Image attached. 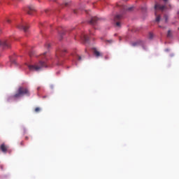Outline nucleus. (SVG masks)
I'll return each mask as SVG.
<instances>
[{
    "label": "nucleus",
    "mask_w": 179,
    "mask_h": 179,
    "mask_svg": "<svg viewBox=\"0 0 179 179\" xmlns=\"http://www.w3.org/2000/svg\"><path fill=\"white\" fill-rule=\"evenodd\" d=\"M41 61L38 62L37 64L34 65H28V68L29 71H36L38 72V71H41L43 68H47V63L45 61L48 59V55H47V52H44L41 56Z\"/></svg>",
    "instance_id": "f257e3e1"
},
{
    "label": "nucleus",
    "mask_w": 179,
    "mask_h": 179,
    "mask_svg": "<svg viewBox=\"0 0 179 179\" xmlns=\"http://www.w3.org/2000/svg\"><path fill=\"white\" fill-rule=\"evenodd\" d=\"M22 96L29 97L30 96V90L27 87H20L17 92L11 96V99H20V97H22Z\"/></svg>",
    "instance_id": "f03ea898"
},
{
    "label": "nucleus",
    "mask_w": 179,
    "mask_h": 179,
    "mask_svg": "<svg viewBox=\"0 0 179 179\" xmlns=\"http://www.w3.org/2000/svg\"><path fill=\"white\" fill-rule=\"evenodd\" d=\"M156 22H160V15H157V10H164L166 9V6L159 3H156L155 6Z\"/></svg>",
    "instance_id": "7ed1b4c3"
},
{
    "label": "nucleus",
    "mask_w": 179,
    "mask_h": 179,
    "mask_svg": "<svg viewBox=\"0 0 179 179\" xmlns=\"http://www.w3.org/2000/svg\"><path fill=\"white\" fill-rule=\"evenodd\" d=\"M16 27L19 30H23L24 33H27V30H29V25L26 23L18 24Z\"/></svg>",
    "instance_id": "20e7f679"
},
{
    "label": "nucleus",
    "mask_w": 179,
    "mask_h": 179,
    "mask_svg": "<svg viewBox=\"0 0 179 179\" xmlns=\"http://www.w3.org/2000/svg\"><path fill=\"white\" fill-rule=\"evenodd\" d=\"M0 47H2V48H10V41H0Z\"/></svg>",
    "instance_id": "39448f33"
},
{
    "label": "nucleus",
    "mask_w": 179,
    "mask_h": 179,
    "mask_svg": "<svg viewBox=\"0 0 179 179\" xmlns=\"http://www.w3.org/2000/svg\"><path fill=\"white\" fill-rule=\"evenodd\" d=\"M122 19V15H117L114 17V22H116L115 24L117 27H121V23L118 22V20H121Z\"/></svg>",
    "instance_id": "423d86ee"
},
{
    "label": "nucleus",
    "mask_w": 179,
    "mask_h": 179,
    "mask_svg": "<svg viewBox=\"0 0 179 179\" xmlns=\"http://www.w3.org/2000/svg\"><path fill=\"white\" fill-rule=\"evenodd\" d=\"M65 54H66V50L63 49V50H59L56 52V57L58 58H62L63 57L65 56Z\"/></svg>",
    "instance_id": "0eeeda50"
},
{
    "label": "nucleus",
    "mask_w": 179,
    "mask_h": 179,
    "mask_svg": "<svg viewBox=\"0 0 179 179\" xmlns=\"http://www.w3.org/2000/svg\"><path fill=\"white\" fill-rule=\"evenodd\" d=\"M97 20H99V18H97L96 17H92L91 18L90 21L89 22V23H90V24L94 26V24H96V23H97Z\"/></svg>",
    "instance_id": "6e6552de"
},
{
    "label": "nucleus",
    "mask_w": 179,
    "mask_h": 179,
    "mask_svg": "<svg viewBox=\"0 0 179 179\" xmlns=\"http://www.w3.org/2000/svg\"><path fill=\"white\" fill-rule=\"evenodd\" d=\"M8 146L3 143L0 145V149L3 153H6V152H8Z\"/></svg>",
    "instance_id": "1a4fd4ad"
},
{
    "label": "nucleus",
    "mask_w": 179,
    "mask_h": 179,
    "mask_svg": "<svg viewBox=\"0 0 179 179\" xmlns=\"http://www.w3.org/2000/svg\"><path fill=\"white\" fill-rule=\"evenodd\" d=\"M34 7H33V6H30L28 7V8L27 9V12L28 13V15H33V12H34Z\"/></svg>",
    "instance_id": "9d476101"
},
{
    "label": "nucleus",
    "mask_w": 179,
    "mask_h": 179,
    "mask_svg": "<svg viewBox=\"0 0 179 179\" xmlns=\"http://www.w3.org/2000/svg\"><path fill=\"white\" fill-rule=\"evenodd\" d=\"M80 38H81V40H83V41H85V43L89 41V36H87V35L83 34L80 36Z\"/></svg>",
    "instance_id": "9b49d317"
},
{
    "label": "nucleus",
    "mask_w": 179,
    "mask_h": 179,
    "mask_svg": "<svg viewBox=\"0 0 179 179\" xmlns=\"http://www.w3.org/2000/svg\"><path fill=\"white\" fill-rule=\"evenodd\" d=\"M141 44H142V41H138L136 42L132 43L131 45L133 47H136L137 45H141Z\"/></svg>",
    "instance_id": "f8f14e48"
},
{
    "label": "nucleus",
    "mask_w": 179,
    "mask_h": 179,
    "mask_svg": "<svg viewBox=\"0 0 179 179\" xmlns=\"http://www.w3.org/2000/svg\"><path fill=\"white\" fill-rule=\"evenodd\" d=\"M94 54L95 57H96V58H99V57H103V55L97 50H94Z\"/></svg>",
    "instance_id": "ddd939ff"
},
{
    "label": "nucleus",
    "mask_w": 179,
    "mask_h": 179,
    "mask_svg": "<svg viewBox=\"0 0 179 179\" xmlns=\"http://www.w3.org/2000/svg\"><path fill=\"white\" fill-rule=\"evenodd\" d=\"M74 57L76 58L78 61H82V57H80L79 55H76Z\"/></svg>",
    "instance_id": "4468645a"
},
{
    "label": "nucleus",
    "mask_w": 179,
    "mask_h": 179,
    "mask_svg": "<svg viewBox=\"0 0 179 179\" xmlns=\"http://www.w3.org/2000/svg\"><path fill=\"white\" fill-rule=\"evenodd\" d=\"M124 9L125 10H129V12H131V10H132V9H134V7H133V6L129 7V8L124 7Z\"/></svg>",
    "instance_id": "2eb2a0df"
},
{
    "label": "nucleus",
    "mask_w": 179,
    "mask_h": 179,
    "mask_svg": "<svg viewBox=\"0 0 179 179\" xmlns=\"http://www.w3.org/2000/svg\"><path fill=\"white\" fill-rule=\"evenodd\" d=\"M167 37H168L169 38H170L171 37H172L171 31H170V30L168 31Z\"/></svg>",
    "instance_id": "dca6fc26"
},
{
    "label": "nucleus",
    "mask_w": 179,
    "mask_h": 179,
    "mask_svg": "<svg viewBox=\"0 0 179 179\" xmlns=\"http://www.w3.org/2000/svg\"><path fill=\"white\" fill-rule=\"evenodd\" d=\"M34 111L35 113H40V111H41V108L37 107L35 108Z\"/></svg>",
    "instance_id": "f3484780"
},
{
    "label": "nucleus",
    "mask_w": 179,
    "mask_h": 179,
    "mask_svg": "<svg viewBox=\"0 0 179 179\" xmlns=\"http://www.w3.org/2000/svg\"><path fill=\"white\" fill-rule=\"evenodd\" d=\"M148 37H149L150 40H152V38H153V34L152 32H150Z\"/></svg>",
    "instance_id": "a211bd4d"
},
{
    "label": "nucleus",
    "mask_w": 179,
    "mask_h": 179,
    "mask_svg": "<svg viewBox=\"0 0 179 179\" xmlns=\"http://www.w3.org/2000/svg\"><path fill=\"white\" fill-rule=\"evenodd\" d=\"M11 64L12 65H17V62H16V60H11Z\"/></svg>",
    "instance_id": "6ab92c4d"
},
{
    "label": "nucleus",
    "mask_w": 179,
    "mask_h": 179,
    "mask_svg": "<svg viewBox=\"0 0 179 179\" xmlns=\"http://www.w3.org/2000/svg\"><path fill=\"white\" fill-rule=\"evenodd\" d=\"M106 42V44H108V43L111 44L113 41V40H108Z\"/></svg>",
    "instance_id": "aec40b11"
},
{
    "label": "nucleus",
    "mask_w": 179,
    "mask_h": 179,
    "mask_svg": "<svg viewBox=\"0 0 179 179\" xmlns=\"http://www.w3.org/2000/svg\"><path fill=\"white\" fill-rule=\"evenodd\" d=\"M164 19H165V22H167L169 17H167V15H164Z\"/></svg>",
    "instance_id": "412c9836"
},
{
    "label": "nucleus",
    "mask_w": 179,
    "mask_h": 179,
    "mask_svg": "<svg viewBox=\"0 0 179 179\" xmlns=\"http://www.w3.org/2000/svg\"><path fill=\"white\" fill-rule=\"evenodd\" d=\"M45 47H46V48H50V43H47V44L45 45Z\"/></svg>",
    "instance_id": "4be33fe9"
},
{
    "label": "nucleus",
    "mask_w": 179,
    "mask_h": 179,
    "mask_svg": "<svg viewBox=\"0 0 179 179\" xmlns=\"http://www.w3.org/2000/svg\"><path fill=\"white\" fill-rule=\"evenodd\" d=\"M69 3H64V6H69Z\"/></svg>",
    "instance_id": "5701e85b"
},
{
    "label": "nucleus",
    "mask_w": 179,
    "mask_h": 179,
    "mask_svg": "<svg viewBox=\"0 0 179 179\" xmlns=\"http://www.w3.org/2000/svg\"><path fill=\"white\" fill-rule=\"evenodd\" d=\"M20 145H21V146H23V145H24L23 141H22V142L20 143Z\"/></svg>",
    "instance_id": "b1692460"
},
{
    "label": "nucleus",
    "mask_w": 179,
    "mask_h": 179,
    "mask_svg": "<svg viewBox=\"0 0 179 179\" xmlns=\"http://www.w3.org/2000/svg\"><path fill=\"white\" fill-rule=\"evenodd\" d=\"M8 23H10V20H7Z\"/></svg>",
    "instance_id": "393cba45"
},
{
    "label": "nucleus",
    "mask_w": 179,
    "mask_h": 179,
    "mask_svg": "<svg viewBox=\"0 0 179 179\" xmlns=\"http://www.w3.org/2000/svg\"><path fill=\"white\" fill-rule=\"evenodd\" d=\"M25 139L27 141L29 139V137L28 136H26L25 137Z\"/></svg>",
    "instance_id": "a878e982"
},
{
    "label": "nucleus",
    "mask_w": 179,
    "mask_h": 179,
    "mask_svg": "<svg viewBox=\"0 0 179 179\" xmlns=\"http://www.w3.org/2000/svg\"><path fill=\"white\" fill-rule=\"evenodd\" d=\"M41 87H37V90H40Z\"/></svg>",
    "instance_id": "bb28decb"
},
{
    "label": "nucleus",
    "mask_w": 179,
    "mask_h": 179,
    "mask_svg": "<svg viewBox=\"0 0 179 179\" xmlns=\"http://www.w3.org/2000/svg\"><path fill=\"white\" fill-rule=\"evenodd\" d=\"M33 55L31 53H29V57H31Z\"/></svg>",
    "instance_id": "cd10ccee"
},
{
    "label": "nucleus",
    "mask_w": 179,
    "mask_h": 179,
    "mask_svg": "<svg viewBox=\"0 0 179 179\" xmlns=\"http://www.w3.org/2000/svg\"><path fill=\"white\" fill-rule=\"evenodd\" d=\"M164 2H167V0H164Z\"/></svg>",
    "instance_id": "c85d7f7f"
},
{
    "label": "nucleus",
    "mask_w": 179,
    "mask_h": 179,
    "mask_svg": "<svg viewBox=\"0 0 179 179\" xmlns=\"http://www.w3.org/2000/svg\"><path fill=\"white\" fill-rule=\"evenodd\" d=\"M74 13H76V10H74Z\"/></svg>",
    "instance_id": "c756f323"
},
{
    "label": "nucleus",
    "mask_w": 179,
    "mask_h": 179,
    "mask_svg": "<svg viewBox=\"0 0 179 179\" xmlns=\"http://www.w3.org/2000/svg\"><path fill=\"white\" fill-rule=\"evenodd\" d=\"M58 65H61V63H58Z\"/></svg>",
    "instance_id": "7c9ffc66"
}]
</instances>
